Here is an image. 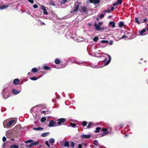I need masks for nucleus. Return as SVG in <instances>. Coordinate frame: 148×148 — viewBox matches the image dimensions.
<instances>
[{"label": "nucleus", "instance_id": "45", "mask_svg": "<svg viewBox=\"0 0 148 148\" xmlns=\"http://www.w3.org/2000/svg\"><path fill=\"white\" fill-rule=\"evenodd\" d=\"M99 18H101V19H102V18H103V17H104V14H101L100 16H99Z\"/></svg>", "mask_w": 148, "mask_h": 148}, {"label": "nucleus", "instance_id": "43", "mask_svg": "<svg viewBox=\"0 0 148 148\" xmlns=\"http://www.w3.org/2000/svg\"><path fill=\"white\" fill-rule=\"evenodd\" d=\"M115 26V23L112 21V27H114Z\"/></svg>", "mask_w": 148, "mask_h": 148}, {"label": "nucleus", "instance_id": "18", "mask_svg": "<svg viewBox=\"0 0 148 148\" xmlns=\"http://www.w3.org/2000/svg\"><path fill=\"white\" fill-rule=\"evenodd\" d=\"M49 134V132H45V133H42L41 134V136L42 137H46Z\"/></svg>", "mask_w": 148, "mask_h": 148}, {"label": "nucleus", "instance_id": "20", "mask_svg": "<svg viewBox=\"0 0 148 148\" xmlns=\"http://www.w3.org/2000/svg\"><path fill=\"white\" fill-rule=\"evenodd\" d=\"M18 146H17L15 145H12L10 147V148H18Z\"/></svg>", "mask_w": 148, "mask_h": 148}, {"label": "nucleus", "instance_id": "50", "mask_svg": "<svg viewBox=\"0 0 148 148\" xmlns=\"http://www.w3.org/2000/svg\"><path fill=\"white\" fill-rule=\"evenodd\" d=\"M78 148H82V146L81 144H79L78 145Z\"/></svg>", "mask_w": 148, "mask_h": 148}, {"label": "nucleus", "instance_id": "35", "mask_svg": "<svg viewBox=\"0 0 148 148\" xmlns=\"http://www.w3.org/2000/svg\"><path fill=\"white\" fill-rule=\"evenodd\" d=\"M67 2V0H61V3L62 4H64Z\"/></svg>", "mask_w": 148, "mask_h": 148}, {"label": "nucleus", "instance_id": "47", "mask_svg": "<svg viewBox=\"0 0 148 148\" xmlns=\"http://www.w3.org/2000/svg\"><path fill=\"white\" fill-rule=\"evenodd\" d=\"M111 10H106L104 11V12H107L108 13H110Z\"/></svg>", "mask_w": 148, "mask_h": 148}, {"label": "nucleus", "instance_id": "12", "mask_svg": "<svg viewBox=\"0 0 148 148\" xmlns=\"http://www.w3.org/2000/svg\"><path fill=\"white\" fill-rule=\"evenodd\" d=\"M101 128L100 127H97L96 129V130L95 131V133H98L99 132H101Z\"/></svg>", "mask_w": 148, "mask_h": 148}, {"label": "nucleus", "instance_id": "58", "mask_svg": "<svg viewBox=\"0 0 148 148\" xmlns=\"http://www.w3.org/2000/svg\"><path fill=\"white\" fill-rule=\"evenodd\" d=\"M147 20V18H145L144 20H143V21L144 22H145V21H146Z\"/></svg>", "mask_w": 148, "mask_h": 148}, {"label": "nucleus", "instance_id": "61", "mask_svg": "<svg viewBox=\"0 0 148 148\" xmlns=\"http://www.w3.org/2000/svg\"><path fill=\"white\" fill-rule=\"evenodd\" d=\"M123 126V124H121L120 125V126Z\"/></svg>", "mask_w": 148, "mask_h": 148}, {"label": "nucleus", "instance_id": "3", "mask_svg": "<svg viewBox=\"0 0 148 148\" xmlns=\"http://www.w3.org/2000/svg\"><path fill=\"white\" fill-rule=\"evenodd\" d=\"M57 121H58V124L59 125H60L63 124L66 121V120L64 118H62L58 119Z\"/></svg>", "mask_w": 148, "mask_h": 148}, {"label": "nucleus", "instance_id": "42", "mask_svg": "<svg viewBox=\"0 0 148 148\" xmlns=\"http://www.w3.org/2000/svg\"><path fill=\"white\" fill-rule=\"evenodd\" d=\"M45 144L46 145H47L49 147H50V145L49 144V142L47 141H46L45 142Z\"/></svg>", "mask_w": 148, "mask_h": 148}, {"label": "nucleus", "instance_id": "40", "mask_svg": "<svg viewBox=\"0 0 148 148\" xmlns=\"http://www.w3.org/2000/svg\"><path fill=\"white\" fill-rule=\"evenodd\" d=\"M25 146L26 147H29V148L31 147H33L32 143H31L30 144H29V145H26Z\"/></svg>", "mask_w": 148, "mask_h": 148}, {"label": "nucleus", "instance_id": "10", "mask_svg": "<svg viewBox=\"0 0 148 148\" xmlns=\"http://www.w3.org/2000/svg\"><path fill=\"white\" fill-rule=\"evenodd\" d=\"M19 82L20 80L19 79H16L14 80L13 83L15 85H17L19 84Z\"/></svg>", "mask_w": 148, "mask_h": 148}, {"label": "nucleus", "instance_id": "37", "mask_svg": "<svg viewBox=\"0 0 148 148\" xmlns=\"http://www.w3.org/2000/svg\"><path fill=\"white\" fill-rule=\"evenodd\" d=\"M49 3L50 4V5H53V6H55V4H54V3L52 1H49Z\"/></svg>", "mask_w": 148, "mask_h": 148}, {"label": "nucleus", "instance_id": "4", "mask_svg": "<svg viewBox=\"0 0 148 148\" xmlns=\"http://www.w3.org/2000/svg\"><path fill=\"white\" fill-rule=\"evenodd\" d=\"M108 57H109V59L107 61H106L107 60V58L103 60V61L105 62L104 65V66L107 65L110 62V60L111 59V57L110 55H108Z\"/></svg>", "mask_w": 148, "mask_h": 148}, {"label": "nucleus", "instance_id": "28", "mask_svg": "<svg viewBox=\"0 0 148 148\" xmlns=\"http://www.w3.org/2000/svg\"><path fill=\"white\" fill-rule=\"evenodd\" d=\"M32 71L33 73H36L38 71V70L37 69L34 68L32 69Z\"/></svg>", "mask_w": 148, "mask_h": 148}, {"label": "nucleus", "instance_id": "31", "mask_svg": "<svg viewBox=\"0 0 148 148\" xmlns=\"http://www.w3.org/2000/svg\"><path fill=\"white\" fill-rule=\"evenodd\" d=\"M54 141H55L54 139L53 138H51L49 140V142L51 144L53 143L54 142Z\"/></svg>", "mask_w": 148, "mask_h": 148}, {"label": "nucleus", "instance_id": "13", "mask_svg": "<svg viewBox=\"0 0 148 148\" xmlns=\"http://www.w3.org/2000/svg\"><path fill=\"white\" fill-rule=\"evenodd\" d=\"M42 9L43 11V14L46 15H47L48 13L47 11L46 10L45 8L44 7H43L42 8Z\"/></svg>", "mask_w": 148, "mask_h": 148}, {"label": "nucleus", "instance_id": "11", "mask_svg": "<svg viewBox=\"0 0 148 148\" xmlns=\"http://www.w3.org/2000/svg\"><path fill=\"white\" fill-rule=\"evenodd\" d=\"M14 121H15L14 120H13L8 122L7 123V126L8 127L12 125V124L14 123Z\"/></svg>", "mask_w": 148, "mask_h": 148}, {"label": "nucleus", "instance_id": "49", "mask_svg": "<svg viewBox=\"0 0 148 148\" xmlns=\"http://www.w3.org/2000/svg\"><path fill=\"white\" fill-rule=\"evenodd\" d=\"M40 22H41L40 23V25L41 26H42L44 25H45V24L43 22H42V21H40Z\"/></svg>", "mask_w": 148, "mask_h": 148}, {"label": "nucleus", "instance_id": "26", "mask_svg": "<svg viewBox=\"0 0 148 148\" xmlns=\"http://www.w3.org/2000/svg\"><path fill=\"white\" fill-rule=\"evenodd\" d=\"M94 144L97 146H99L98 142L97 140H95L94 141Z\"/></svg>", "mask_w": 148, "mask_h": 148}, {"label": "nucleus", "instance_id": "24", "mask_svg": "<svg viewBox=\"0 0 148 148\" xmlns=\"http://www.w3.org/2000/svg\"><path fill=\"white\" fill-rule=\"evenodd\" d=\"M92 124L93 123H92L89 122L88 125L87 126V128L88 129L91 128Z\"/></svg>", "mask_w": 148, "mask_h": 148}, {"label": "nucleus", "instance_id": "22", "mask_svg": "<svg viewBox=\"0 0 148 148\" xmlns=\"http://www.w3.org/2000/svg\"><path fill=\"white\" fill-rule=\"evenodd\" d=\"M33 141V140L31 139L27 140L25 141L24 142L26 143H32Z\"/></svg>", "mask_w": 148, "mask_h": 148}, {"label": "nucleus", "instance_id": "23", "mask_svg": "<svg viewBox=\"0 0 148 148\" xmlns=\"http://www.w3.org/2000/svg\"><path fill=\"white\" fill-rule=\"evenodd\" d=\"M122 0H118L116 2L117 3V5H121L122 3Z\"/></svg>", "mask_w": 148, "mask_h": 148}, {"label": "nucleus", "instance_id": "46", "mask_svg": "<svg viewBox=\"0 0 148 148\" xmlns=\"http://www.w3.org/2000/svg\"><path fill=\"white\" fill-rule=\"evenodd\" d=\"M33 7L34 8H36L38 7V6L37 5H34Z\"/></svg>", "mask_w": 148, "mask_h": 148}, {"label": "nucleus", "instance_id": "56", "mask_svg": "<svg viewBox=\"0 0 148 148\" xmlns=\"http://www.w3.org/2000/svg\"><path fill=\"white\" fill-rule=\"evenodd\" d=\"M102 23L101 22H100L98 24L100 26H101Z\"/></svg>", "mask_w": 148, "mask_h": 148}, {"label": "nucleus", "instance_id": "51", "mask_svg": "<svg viewBox=\"0 0 148 148\" xmlns=\"http://www.w3.org/2000/svg\"><path fill=\"white\" fill-rule=\"evenodd\" d=\"M9 97V95H8V96H6V97L5 96V95H3V97H4V98L5 99H6V98H8V97Z\"/></svg>", "mask_w": 148, "mask_h": 148}, {"label": "nucleus", "instance_id": "14", "mask_svg": "<svg viewBox=\"0 0 148 148\" xmlns=\"http://www.w3.org/2000/svg\"><path fill=\"white\" fill-rule=\"evenodd\" d=\"M146 31V29H143L140 31V34L141 35H145V34H143V33L145 32Z\"/></svg>", "mask_w": 148, "mask_h": 148}, {"label": "nucleus", "instance_id": "60", "mask_svg": "<svg viewBox=\"0 0 148 148\" xmlns=\"http://www.w3.org/2000/svg\"><path fill=\"white\" fill-rule=\"evenodd\" d=\"M109 44L110 45H111V41L110 40L109 42Z\"/></svg>", "mask_w": 148, "mask_h": 148}, {"label": "nucleus", "instance_id": "55", "mask_svg": "<svg viewBox=\"0 0 148 148\" xmlns=\"http://www.w3.org/2000/svg\"><path fill=\"white\" fill-rule=\"evenodd\" d=\"M117 8V7H116V8H114L112 7V11H113L116 8Z\"/></svg>", "mask_w": 148, "mask_h": 148}, {"label": "nucleus", "instance_id": "25", "mask_svg": "<svg viewBox=\"0 0 148 148\" xmlns=\"http://www.w3.org/2000/svg\"><path fill=\"white\" fill-rule=\"evenodd\" d=\"M64 146L65 147H69V143L68 141H66L64 143Z\"/></svg>", "mask_w": 148, "mask_h": 148}, {"label": "nucleus", "instance_id": "39", "mask_svg": "<svg viewBox=\"0 0 148 148\" xmlns=\"http://www.w3.org/2000/svg\"><path fill=\"white\" fill-rule=\"evenodd\" d=\"M87 124V122L86 121H84L82 123V125L84 126H86Z\"/></svg>", "mask_w": 148, "mask_h": 148}, {"label": "nucleus", "instance_id": "64", "mask_svg": "<svg viewBox=\"0 0 148 148\" xmlns=\"http://www.w3.org/2000/svg\"><path fill=\"white\" fill-rule=\"evenodd\" d=\"M3 145L4 146H5V143H4V144H3Z\"/></svg>", "mask_w": 148, "mask_h": 148}, {"label": "nucleus", "instance_id": "15", "mask_svg": "<svg viewBox=\"0 0 148 148\" xmlns=\"http://www.w3.org/2000/svg\"><path fill=\"white\" fill-rule=\"evenodd\" d=\"M39 143V142L38 141H37L36 142H33L32 144V146H36L38 145Z\"/></svg>", "mask_w": 148, "mask_h": 148}, {"label": "nucleus", "instance_id": "36", "mask_svg": "<svg viewBox=\"0 0 148 148\" xmlns=\"http://www.w3.org/2000/svg\"><path fill=\"white\" fill-rule=\"evenodd\" d=\"M30 79L31 80H36L37 79V78L35 77H31L30 78Z\"/></svg>", "mask_w": 148, "mask_h": 148}, {"label": "nucleus", "instance_id": "30", "mask_svg": "<svg viewBox=\"0 0 148 148\" xmlns=\"http://www.w3.org/2000/svg\"><path fill=\"white\" fill-rule=\"evenodd\" d=\"M46 120V118L45 117H42L40 120V121L41 122H44Z\"/></svg>", "mask_w": 148, "mask_h": 148}, {"label": "nucleus", "instance_id": "34", "mask_svg": "<svg viewBox=\"0 0 148 148\" xmlns=\"http://www.w3.org/2000/svg\"><path fill=\"white\" fill-rule=\"evenodd\" d=\"M138 19H139L138 18H135V21L138 24H140V23Z\"/></svg>", "mask_w": 148, "mask_h": 148}, {"label": "nucleus", "instance_id": "38", "mask_svg": "<svg viewBox=\"0 0 148 148\" xmlns=\"http://www.w3.org/2000/svg\"><path fill=\"white\" fill-rule=\"evenodd\" d=\"M101 42L102 43H108V41L106 40H102L101 41Z\"/></svg>", "mask_w": 148, "mask_h": 148}, {"label": "nucleus", "instance_id": "32", "mask_svg": "<svg viewBox=\"0 0 148 148\" xmlns=\"http://www.w3.org/2000/svg\"><path fill=\"white\" fill-rule=\"evenodd\" d=\"M43 68L45 70H50L51 69V68L50 67L47 66H45Z\"/></svg>", "mask_w": 148, "mask_h": 148}, {"label": "nucleus", "instance_id": "2", "mask_svg": "<svg viewBox=\"0 0 148 148\" xmlns=\"http://www.w3.org/2000/svg\"><path fill=\"white\" fill-rule=\"evenodd\" d=\"M101 132H103V133L99 134L101 135V136H103L107 134L108 133V131L107 129L106 128H102Z\"/></svg>", "mask_w": 148, "mask_h": 148}, {"label": "nucleus", "instance_id": "57", "mask_svg": "<svg viewBox=\"0 0 148 148\" xmlns=\"http://www.w3.org/2000/svg\"><path fill=\"white\" fill-rule=\"evenodd\" d=\"M147 27L146 28V29L148 31V24L147 25Z\"/></svg>", "mask_w": 148, "mask_h": 148}, {"label": "nucleus", "instance_id": "6", "mask_svg": "<svg viewBox=\"0 0 148 148\" xmlns=\"http://www.w3.org/2000/svg\"><path fill=\"white\" fill-rule=\"evenodd\" d=\"M56 124V123L55 121L53 120H51L48 124V126L50 127H53Z\"/></svg>", "mask_w": 148, "mask_h": 148}, {"label": "nucleus", "instance_id": "62", "mask_svg": "<svg viewBox=\"0 0 148 148\" xmlns=\"http://www.w3.org/2000/svg\"><path fill=\"white\" fill-rule=\"evenodd\" d=\"M82 145H85L86 146V144L85 143H82Z\"/></svg>", "mask_w": 148, "mask_h": 148}, {"label": "nucleus", "instance_id": "41", "mask_svg": "<svg viewBox=\"0 0 148 148\" xmlns=\"http://www.w3.org/2000/svg\"><path fill=\"white\" fill-rule=\"evenodd\" d=\"M71 146L72 147H74L75 146L74 143L73 142H71Z\"/></svg>", "mask_w": 148, "mask_h": 148}, {"label": "nucleus", "instance_id": "54", "mask_svg": "<svg viewBox=\"0 0 148 148\" xmlns=\"http://www.w3.org/2000/svg\"><path fill=\"white\" fill-rule=\"evenodd\" d=\"M47 111H43L41 112V113L42 114H45L46 112Z\"/></svg>", "mask_w": 148, "mask_h": 148}, {"label": "nucleus", "instance_id": "19", "mask_svg": "<svg viewBox=\"0 0 148 148\" xmlns=\"http://www.w3.org/2000/svg\"><path fill=\"white\" fill-rule=\"evenodd\" d=\"M95 26L96 27V29L97 30H101L100 28V26L99 25H97V24L95 23Z\"/></svg>", "mask_w": 148, "mask_h": 148}, {"label": "nucleus", "instance_id": "59", "mask_svg": "<svg viewBox=\"0 0 148 148\" xmlns=\"http://www.w3.org/2000/svg\"><path fill=\"white\" fill-rule=\"evenodd\" d=\"M96 20H97L98 21H99V19L98 17H97L96 18Z\"/></svg>", "mask_w": 148, "mask_h": 148}, {"label": "nucleus", "instance_id": "16", "mask_svg": "<svg viewBox=\"0 0 148 148\" xmlns=\"http://www.w3.org/2000/svg\"><path fill=\"white\" fill-rule=\"evenodd\" d=\"M13 93L15 94L16 95L19 93V92L15 89H13L12 90Z\"/></svg>", "mask_w": 148, "mask_h": 148}, {"label": "nucleus", "instance_id": "63", "mask_svg": "<svg viewBox=\"0 0 148 148\" xmlns=\"http://www.w3.org/2000/svg\"><path fill=\"white\" fill-rule=\"evenodd\" d=\"M111 22H110L109 23V24L110 25H111Z\"/></svg>", "mask_w": 148, "mask_h": 148}, {"label": "nucleus", "instance_id": "48", "mask_svg": "<svg viewBox=\"0 0 148 148\" xmlns=\"http://www.w3.org/2000/svg\"><path fill=\"white\" fill-rule=\"evenodd\" d=\"M28 1L31 3H33L34 2L33 0H28Z\"/></svg>", "mask_w": 148, "mask_h": 148}, {"label": "nucleus", "instance_id": "29", "mask_svg": "<svg viewBox=\"0 0 148 148\" xmlns=\"http://www.w3.org/2000/svg\"><path fill=\"white\" fill-rule=\"evenodd\" d=\"M98 40V37L97 36L95 37L93 39V40L95 41L96 42Z\"/></svg>", "mask_w": 148, "mask_h": 148}, {"label": "nucleus", "instance_id": "27", "mask_svg": "<svg viewBox=\"0 0 148 148\" xmlns=\"http://www.w3.org/2000/svg\"><path fill=\"white\" fill-rule=\"evenodd\" d=\"M124 23L123 21H121L119 23V27H122L124 25Z\"/></svg>", "mask_w": 148, "mask_h": 148}, {"label": "nucleus", "instance_id": "1", "mask_svg": "<svg viewBox=\"0 0 148 148\" xmlns=\"http://www.w3.org/2000/svg\"><path fill=\"white\" fill-rule=\"evenodd\" d=\"M81 3V2H79L77 1L74 4V9L71 11V13H72L77 11L79 10Z\"/></svg>", "mask_w": 148, "mask_h": 148}, {"label": "nucleus", "instance_id": "44", "mask_svg": "<svg viewBox=\"0 0 148 148\" xmlns=\"http://www.w3.org/2000/svg\"><path fill=\"white\" fill-rule=\"evenodd\" d=\"M3 141L4 142L6 140V138L5 136H3L2 138Z\"/></svg>", "mask_w": 148, "mask_h": 148}, {"label": "nucleus", "instance_id": "21", "mask_svg": "<svg viewBox=\"0 0 148 148\" xmlns=\"http://www.w3.org/2000/svg\"><path fill=\"white\" fill-rule=\"evenodd\" d=\"M60 61L58 59H56L55 60V62L56 64H58L60 63Z\"/></svg>", "mask_w": 148, "mask_h": 148}, {"label": "nucleus", "instance_id": "53", "mask_svg": "<svg viewBox=\"0 0 148 148\" xmlns=\"http://www.w3.org/2000/svg\"><path fill=\"white\" fill-rule=\"evenodd\" d=\"M126 37H127L125 35H124L122 36L121 38H126Z\"/></svg>", "mask_w": 148, "mask_h": 148}, {"label": "nucleus", "instance_id": "8", "mask_svg": "<svg viewBox=\"0 0 148 148\" xmlns=\"http://www.w3.org/2000/svg\"><path fill=\"white\" fill-rule=\"evenodd\" d=\"M9 4L1 5H0V9L2 10L7 8L9 6Z\"/></svg>", "mask_w": 148, "mask_h": 148}, {"label": "nucleus", "instance_id": "5", "mask_svg": "<svg viewBox=\"0 0 148 148\" xmlns=\"http://www.w3.org/2000/svg\"><path fill=\"white\" fill-rule=\"evenodd\" d=\"M81 10H79L80 12H82L84 13H86V12H88V11L87 10V7L85 6H81Z\"/></svg>", "mask_w": 148, "mask_h": 148}, {"label": "nucleus", "instance_id": "9", "mask_svg": "<svg viewBox=\"0 0 148 148\" xmlns=\"http://www.w3.org/2000/svg\"><path fill=\"white\" fill-rule=\"evenodd\" d=\"M91 136L90 134H82L81 136V137L84 138H89Z\"/></svg>", "mask_w": 148, "mask_h": 148}, {"label": "nucleus", "instance_id": "7", "mask_svg": "<svg viewBox=\"0 0 148 148\" xmlns=\"http://www.w3.org/2000/svg\"><path fill=\"white\" fill-rule=\"evenodd\" d=\"M90 3L96 4L98 3L101 0H88Z\"/></svg>", "mask_w": 148, "mask_h": 148}, {"label": "nucleus", "instance_id": "52", "mask_svg": "<svg viewBox=\"0 0 148 148\" xmlns=\"http://www.w3.org/2000/svg\"><path fill=\"white\" fill-rule=\"evenodd\" d=\"M113 6H117L118 5H117L116 2L114 3L113 4Z\"/></svg>", "mask_w": 148, "mask_h": 148}, {"label": "nucleus", "instance_id": "17", "mask_svg": "<svg viewBox=\"0 0 148 148\" xmlns=\"http://www.w3.org/2000/svg\"><path fill=\"white\" fill-rule=\"evenodd\" d=\"M34 129L35 130H43V128L39 127L37 128H34Z\"/></svg>", "mask_w": 148, "mask_h": 148}, {"label": "nucleus", "instance_id": "33", "mask_svg": "<svg viewBox=\"0 0 148 148\" xmlns=\"http://www.w3.org/2000/svg\"><path fill=\"white\" fill-rule=\"evenodd\" d=\"M70 125L73 127H75L76 126V125L75 123H70Z\"/></svg>", "mask_w": 148, "mask_h": 148}]
</instances>
